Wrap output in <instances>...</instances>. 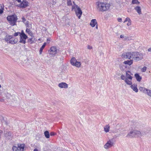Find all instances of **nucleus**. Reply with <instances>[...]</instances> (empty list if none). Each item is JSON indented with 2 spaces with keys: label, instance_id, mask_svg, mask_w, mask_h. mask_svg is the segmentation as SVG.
Wrapping results in <instances>:
<instances>
[{
  "label": "nucleus",
  "instance_id": "obj_31",
  "mask_svg": "<svg viewBox=\"0 0 151 151\" xmlns=\"http://www.w3.org/2000/svg\"><path fill=\"white\" fill-rule=\"evenodd\" d=\"M132 3L133 4L138 5L140 3L138 1V0H132Z\"/></svg>",
  "mask_w": 151,
  "mask_h": 151
},
{
  "label": "nucleus",
  "instance_id": "obj_48",
  "mask_svg": "<svg viewBox=\"0 0 151 151\" xmlns=\"http://www.w3.org/2000/svg\"><path fill=\"white\" fill-rule=\"evenodd\" d=\"M120 37L121 38H123L124 37V35H121L120 36Z\"/></svg>",
  "mask_w": 151,
  "mask_h": 151
},
{
  "label": "nucleus",
  "instance_id": "obj_46",
  "mask_svg": "<svg viewBox=\"0 0 151 151\" xmlns=\"http://www.w3.org/2000/svg\"><path fill=\"white\" fill-rule=\"evenodd\" d=\"M118 21L119 22H121L122 21V19L121 18H119L118 19Z\"/></svg>",
  "mask_w": 151,
  "mask_h": 151
},
{
  "label": "nucleus",
  "instance_id": "obj_40",
  "mask_svg": "<svg viewBox=\"0 0 151 151\" xmlns=\"http://www.w3.org/2000/svg\"><path fill=\"white\" fill-rule=\"evenodd\" d=\"M20 35V32H17L14 33V36H17L18 35Z\"/></svg>",
  "mask_w": 151,
  "mask_h": 151
},
{
  "label": "nucleus",
  "instance_id": "obj_14",
  "mask_svg": "<svg viewBox=\"0 0 151 151\" xmlns=\"http://www.w3.org/2000/svg\"><path fill=\"white\" fill-rule=\"evenodd\" d=\"M58 86L60 88H67L68 87V85L66 83L64 82L60 83Z\"/></svg>",
  "mask_w": 151,
  "mask_h": 151
},
{
  "label": "nucleus",
  "instance_id": "obj_45",
  "mask_svg": "<svg viewBox=\"0 0 151 151\" xmlns=\"http://www.w3.org/2000/svg\"><path fill=\"white\" fill-rule=\"evenodd\" d=\"M50 38H47V41L48 43H50Z\"/></svg>",
  "mask_w": 151,
  "mask_h": 151
},
{
  "label": "nucleus",
  "instance_id": "obj_37",
  "mask_svg": "<svg viewBox=\"0 0 151 151\" xmlns=\"http://www.w3.org/2000/svg\"><path fill=\"white\" fill-rule=\"evenodd\" d=\"M146 94L149 96H151V90L148 89V91H147V93Z\"/></svg>",
  "mask_w": 151,
  "mask_h": 151
},
{
  "label": "nucleus",
  "instance_id": "obj_25",
  "mask_svg": "<svg viewBox=\"0 0 151 151\" xmlns=\"http://www.w3.org/2000/svg\"><path fill=\"white\" fill-rule=\"evenodd\" d=\"M77 61L76 59L75 58H73L70 60V62L71 64L73 65H74L75 63Z\"/></svg>",
  "mask_w": 151,
  "mask_h": 151
},
{
  "label": "nucleus",
  "instance_id": "obj_30",
  "mask_svg": "<svg viewBox=\"0 0 151 151\" xmlns=\"http://www.w3.org/2000/svg\"><path fill=\"white\" fill-rule=\"evenodd\" d=\"M20 36H22L23 37H24V36H27L24 32V31L23 30L21 31V32H20Z\"/></svg>",
  "mask_w": 151,
  "mask_h": 151
},
{
  "label": "nucleus",
  "instance_id": "obj_34",
  "mask_svg": "<svg viewBox=\"0 0 151 151\" xmlns=\"http://www.w3.org/2000/svg\"><path fill=\"white\" fill-rule=\"evenodd\" d=\"M121 79L122 80H124L125 81V80L127 79L126 78V77L124 75H122L121 76Z\"/></svg>",
  "mask_w": 151,
  "mask_h": 151
},
{
  "label": "nucleus",
  "instance_id": "obj_2",
  "mask_svg": "<svg viewBox=\"0 0 151 151\" xmlns=\"http://www.w3.org/2000/svg\"><path fill=\"white\" fill-rule=\"evenodd\" d=\"M144 134L142 133L140 131L137 130H133L131 131L127 135L126 137L131 138L136 137H141L143 136Z\"/></svg>",
  "mask_w": 151,
  "mask_h": 151
},
{
  "label": "nucleus",
  "instance_id": "obj_16",
  "mask_svg": "<svg viewBox=\"0 0 151 151\" xmlns=\"http://www.w3.org/2000/svg\"><path fill=\"white\" fill-rule=\"evenodd\" d=\"M133 60H127L125 61L123 63L125 65H130L133 64Z\"/></svg>",
  "mask_w": 151,
  "mask_h": 151
},
{
  "label": "nucleus",
  "instance_id": "obj_24",
  "mask_svg": "<svg viewBox=\"0 0 151 151\" xmlns=\"http://www.w3.org/2000/svg\"><path fill=\"white\" fill-rule=\"evenodd\" d=\"M110 129V126L109 124L106 125L104 127V130L106 132H109Z\"/></svg>",
  "mask_w": 151,
  "mask_h": 151
},
{
  "label": "nucleus",
  "instance_id": "obj_8",
  "mask_svg": "<svg viewBox=\"0 0 151 151\" xmlns=\"http://www.w3.org/2000/svg\"><path fill=\"white\" fill-rule=\"evenodd\" d=\"M29 3L26 0H23L20 4L19 6L22 8L26 7L28 6Z\"/></svg>",
  "mask_w": 151,
  "mask_h": 151
},
{
  "label": "nucleus",
  "instance_id": "obj_50",
  "mask_svg": "<svg viewBox=\"0 0 151 151\" xmlns=\"http://www.w3.org/2000/svg\"><path fill=\"white\" fill-rule=\"evenodd\" d=\"M16 1L19 3H20L21 2V0H16Z\"/></svg>",
  "mask_w": 151,
  "mask_h": 151
},
{
  "label": "nucleus",
  "instance_id": "obj_9",
  "mask_svg": "<svg viewBox=\"0 0 151 151\" xmlns=\"http://www.w3.org/2000/svg\"><path fill=\"white\" fill-rule=\"evenodd\" d=\"M113 145V142L111 141H108L104 145V147L105 148L107 149L112 147Z\"/></svg>",
  "mask_w": 151,
  "mask_h": 151
},
{
  "label": "nucleus",
  "instance_id": "obj_47",
  "mask_svg": "<svg viewBox=\"0 0 151 151\" xmlns=\"http://www.w3.org/2000/svg\"><path fill=\"white\" fill-rule=\"evenodd\" d=\"M131 24V22H128L127 24V25L128 26H130Z\"/></svg>",
  "mask_w": 151,
  "mask_h": 151
},
{
  "label": "nucleus",
  "instance_id": "obj_21",
  "mask_svg": "<svg viewBox=\"0 0 151 151\" xmlns=\"http://www.w3.org/2000/svg\"><path fill=\"white\" fill-rule=\"evenodd\" d=\"M134 9L135 10H136L137 12L139 14H141V10L140 7L139 6H137V7H135Z\"/></svg>",
  "mask_w": 151,
  "mask_h": 151
},
{
  "label": "nucleus",
  "instance_id": "obj_53",
  "mask_svg": "<svg viewBox=\"0 0 151 151\" xmlns=\"http://www.w3.org/2000/svg\"><path fill=\"white\" fill-rule=\"evenodd\" d=\"M1 87V85L0 84V88Z\"/></svg>",
  "mask_w": 151,
  "mask_h": 151
},
{
  "label": "nucleus",
  "instance_id": "obj_6",
  "mask_svg": "<svg viewBox=\"0 0 151 151\" xmlns=\"http://www.w3.org/2000/svg\"><path fill=\"white\" fill-rule=\"evenodd\" d=\"M133 52H124L122 54L121 56L122 58L128 59H130L132 58L133 59Z\"/></svg>",
  "mask_w": 151,
  "mask_h": 151
},
{
  "label": "nucleus",
  "instance_id": "obj_10",
  "mask_svg": "<svg viewBox=\"0 0 151 151\" xmlns=\"http://www.w3.org/2000/svg\"><path fill=\"white\" fill-rule=\"evenodd\" d=\"M18 41L17 39L14 38L12 35V38L10 39L8 43L12 44H14L17 43Z\"/></svg>",
  "mask_w": 151,
  "mask_h": 151
},
{
  "label": "nucleus",
  "instance_id": "obj_51",
  "mask_svg": "<svg viewBox=\"0 0 151 151\" xmlns=\"http://www.w3.org/2000/svg\"><path fill=\"white\" fill-rule=\"evenodd\" d=\"M33 151H38L37 149L35 148L34 149Z\"/></svg>",
  "mask_w": 151,
  "mask_h": 151
},
{
  "label": "nucleus",
  "instance_id": "obj_1",
  "mask_svg": "<svg viewBox=\"0 0 151 151\" xmlns=\"http://www.w3.org/2000/svg\"><path fill=\"white\" fill-rule=\"evenodd\" d=\"M96 10L99 12H104L109 10L110 6L109 4L106 2L97 1L96 3Z\"/></svg>",
  "mask_w": 151,
  "mask_h": 151
},
{
  "label": "nucleus",
  "instance_id": "obj_20",
  "mask_svg": "<svg viewBox=\"0 0 151 151\" xmlns=\"http://www.w3.org/2000/svg\"><path fill=\"white\" fill-rule=\"evenodd\" d=\"M18 147L19 151H23L24 148V145L23 144L18 145Z\"/></svg>",
  "mask_w": 151,
  "mask_h": 151
},
{
  "label": "nucleus",
  "instance_id": "obj_11",
  "mask_svg": "<svg viewBox=\"0 0 151 151\" xmlns=\"http://www.w3.org/2000/svg\"><path fill=\"white\" fill-rule=\"evenodd\" d=\"M132 74L131 72L129 71H126V78H128V79L130 80H132V77L131 76V75H132Z\"/></svg>",
  "mask_w": 151,
  "mask_h": 151
},
{
  "label": "nucleus",
  "instance_id": "obj_18",
  "mask_svg": "<svg viewBox=\"0 0 151 151\" xmlns=\"http://www.w3.org/2000/svg\"><path fill=\"white\" fill-rule=\"evenodd\" d=\"M5 136L8 139H10L11 138V132H5Z\"/></svg>",
  "mask_w": 151,
  "mask_h": 151
},
{
  "label": "nucleus",
  "instance_id": "obj_22",
  "mask_svg": "<svg viewBox=\"0 0 151 151\" xmlns=\"http://www.w3.org/2000/svg\"><path fill=\"white\" fill-rule=\"evenodd\" d=\"M12 38V35H6L4 38L5 40L8 43L10 39Z\"/></svg>",
  "mask_w": 151,
  "mask_h": 151
},
{
  "label": "nucleus",
  "instance_id": "obj_43",
  "mask_svg": "<svg viewBox=\"0 0 151 151\" xmlns=\"http://www.w3.org/2000/svg\"><path fill=\"white\" fill-rule=\"evenodd\" d=\"M50 136H53L55 135V133L53 132H51L50 133Z\"/></svg>",
  "mask_w": 151,
  "mask_h": 151
},
{
  "label": "nucleus",
  "instance_id": "obj_13",
  "mask_svg": "<svg viewBox=\"0 0 151 151\" xmlns=\"http://www.w3.org/2000/svg\"><path fill=\"white\" fill-rule=\"evenodd\" d=\"M137 84L134 83L133 84H132L130 86V87L134 91L137 93V92L138 91V90L137 88Z\"/></svg>",
  "mask_w": 151,
  "mask_h": 151
},
{
  "label": "nucleus",
  "instance_id": "obj_26",
  "mask_svg": "<svg viewBox=\"0 0 151 151\" xmlns=\"http://www.w3.org/2000/svg\"><path fill=\"white\" fill-rule=\"evenodd\" d=\"M46 45V43L44 42V44H43V45L40 48V52H39L40 54H41L43 50L45 48Z\"/></svg>",
  "mask_w": 151,
  "mask_h": 151
},
{
  "label": "nucleus",
  "instance_id": "obj_39",
  "mask_svg": "<svg viewBox=\"0 0 151 151\" xmlns=\"http://www.w3.org/2000/svg\"><path fill=\"white\" fill-rule=\"evenodd\" d=\"M127 21H128V22H131V21L129 18L127 17L126 19L125 20L124 22V23Z\"/></svg>",
  "mask_w": 151,
  "mask_h": 151
},
{
  "label": "nucleus",
  "instance_id": "obj_12",
  "mask_svg": "<svg viewBox=\"0 0 151 151\" xmlns=\"http://www.w3.org/2000/svg\"><path fill=\"white\" fill-rule=\"evenodd\" d=\"M27 38V36H24V37H23L22 36H20V40L19 42L25 44L26 42V40Z\"/></svg>",
  "mask_w": 151,
  "mask_h": 151
},
{
  "label": "nucleus",
  "instance_id": "obj_17",
  "mask_svg": "<svg viewBox=\"0 0 151 151\" xmlns=\"http://www.w3.org/2000/svg\"><path fill=\"white\" fill-rule=\"evenodd\" d=\"M134 76L137 81L140 82L142 80V78L138 73H136L134 74Z\"/></svg>",
  "mask_w": 151,
  "mask_h": 151
},
{
  "label": "nucleus",
  "instance_id": "obj_4",
  "mask_svg": "<svg viewBox=\"0 0 151 151\" xmlns=\"http://www.w3.org/2000/svg\"><path fill=\"white\" fill-rule=\"evenodd\" d=\"M17 19V16L15 14L8 16L7 17V19L10 22V23L13 26L15 24Z\"/></svg>",
  "mask_w": 151,
  "mask_h": 151
},
{
  "label": "nucleus",
  "instance_id": "obj_5",
  "mask_svg": "<svg viewBox=\"0 0 151 151\" xmlns=\"http://www.w3.org/2000/svg\"><path fill=\"white\" fill-rule=\"evenodd\" d=\"M72 9H75L76 14L77 16L78 17V18L80 19L82 14V12L80 8L78 5H75L72 6Z\"/></svg>",
  "mask_w": 151,
  "mask_h": 151
},
{
  "label": "nucleus",
  "instance_id": "obj_15",
  "mask_svg": "<svg viewBox=\"0 0 151 151\" xmlns=\"http://www.w3.org/2000/svg\"><path fill=\"white\" fill-rule=\"evenodd\" d=\"M97 24V22L96 19H92L91 21L90 25L92 27H94Z\"/></svg>",
  "mask_w": 151,
  "mask_h": 151
},
{
  "label": "nucleus",
  "instance_id": "obj_42",
  "mask_svg": "<svg viewBox=\"0 0 151 151\" xmlns=\"http://www.w3.org/2000/svg\"><path fill=\"white\" fill-rule=\"evenodd\" d=\"M87 48L88 49L91 50L92 49V46H90L89 45H88L87 46Z\"/></svg>",
  "mask_w": 151,
  "mask_h": 151
},
{
  "label": "nucleus",
  "instance_id": "obj_28",
  "mask_svg": "<svg viewBox=\"0 0 151 151\" xmlns=\"http://www.w3.org/2000/svg\"><path fill=\"white\" fill-rule=\"evenodd\" d=\"M81 63L80 62L76 61L74 64L73 66H75L77 67H80L81 66Z\"/></svg>",
  "mask_w": 151,
  "mask_h": 151
},
{
  "label": "nucleus",
  "instance_id": "obj_38",
  "mask_svg": "<svg viewBox=\"0 0 151 151\" xmlns=\"http://www.w3.org/2000/svg\"><path fill=\"white\" fill-rule=\"evenodd\" d=\"M147 69V67L145 66L144 67L142 68L141 69V71L142 72H145Z\"/></svg>",
  "mask_w": 151,
  "mask_h": 151
},
{
  "label": "nucleus",
  "instance_id": "obj_27",
  "mask_svg": "<svg viewBox=\"0 0 151 151\" xmlns=\"http://www.w3.org/2000/svg\"><path fill=\"white\" fill-rule=\"evenodd\" d=\"M129 80L128 78H127V79L125 80V82L127 84L131 85L132 84V80Z\"/></svg>",
  "mask_w": 151,
  "mask_h": 151
},
{
  "label": "nucleus",
  "instance_id": "obj_33",
  "mask_svg": "<svg viewBox=\"0 0 151 151\" xmlns=\"http://www.w3.org/2000/svg\"><path fill=\"white\" fill-rule=\"evenodd\" d=\"M12 150L13 151H18V147H17L16 146H13L12 147Z\"/></svg>",
  "mask_w": 151,
  "mask_h": 151
},
{
  "label": "nucleus",
  "instance_id": "obj_7",
  "mask_svg": "<svg viewBox=\"0 0 151 151\" xmlns=\"http://www.w3.org/2000/svg\"><path fill=\"white\" fill-rule=\"evenodd\" d=\"M49 54L52 56H54L57 53V49L55 46L52 47L49 50Z\"/></svg>",
  "mask_w": 151,
  "mask_h": 151
},
{
  "label": "nucleus",
  "instance_id": "obj_44",
  "mask_svg": "<svg viewBox=\"0 0 151 151\" xmlns=\"http://www.w3.org/2000/svg\"><path fill=\"white\" fill-rule=\"evenodd\" d=\"M3 12V9H0V14H2Z\"/></svg>",
  "mask_w": 151,
  "mask_h": 151
},
{
  "label": "nucleus",
  "instance_id": "obj_35",
  "mask_svg": "<svg viewBox=\"0 0 151 151\" xmlns=\"http://www.w3.org/2000/svg\"><path fill=\"white\" fill-rule=\"evenodd\" d=\"M124 66L123 64H121L119 65V68L121 70H123L124 69L123 67Z\"/></svg>",
  "mask_w": 151,
  "mask_h": 151
},
{
  "label": "nucleus",
  "instance_id": "obj_23",
  "mask_svg": "<svg viewBox=\"0 0 151 151\" xmlns=\"http://www.w3.org/2000/svg\"><path fill=\"white\" fill-rule=\"evenodd\" d=\"M26 32L30 35L31 37H34V36L33 33L29 29L27 28L26 29Z\"/></svg>",
  "mask_w": 151,
  "mask_h": 151
},
{
  "label": "nucleus",
  "instance_id": "obj_3",
  "mask_svg": "<svg viewBox=\"0 0 151 151\" xmlns=\"http://www.w3.org/2000/svg\"><path fill=\"white\" fill-rule=\"evenodd\" d=\"M133 59L137 62L141 60L143 58V54L138 52H133Z\"/></svg>",
  "mask_w": 151,
  "mask_h": 151
},
{
  "label": "nucleus",
  "instance_id": "obj_52",
  "mask_svg": "<svg viewBox=\"0 0 151 151\" xmlns=\"http://www.w3.org/2000/svg\"><path fill=\"white\" fill-rule=\"evenodd\" d=\"M96 29H97L98 28V26L97 25H96Z\"/></svg>",
  "mask_w": 151,
  "mask_h": 151
},
{
  "label": "nucleus",
  "instance_id": "obj_19",
  "mask_svg": "<svg viewBox=\"0 0 151 151\" xmlns=\"http://www.w3.org/2000/svg\"><path fill=\"white\" fill-rule=\"evenodd\" d=\"M139 89L140 91L146 94L147 93L148 89L143 87H141L139 88Z\"/></svg>",
  "mask_w": 151,
  "mask_h": 151
},
{
  "label": "nucleus",
  "instance_id": "obj_49",
  "mask_svg": "<svg viewBox=\"0 0 151 151\" xmlns=\"http://www.w3.org/2000/svg\"><path fill=\"white\" fill-rule=\"evenodd\" d=\"M147 50L149 52H151V47L148 49Z\"/></svg>",
  "mask_w": 151,
  "mask_h": 151
},
{
  "label": "nucleus",
  "instance_id": "obj_29",
  "mask_svg": "<svg viewBox=\"0 0 151 151\" xmlns=\"http://www.w3.org/2000/svg\"><path fill=\"white\" fill-rule=\"evenodd\" d=\"M44 134L45 136V137L47 138H49L50 137V134L49 132L47 131H46L44 132Z\"/></svg>",
  "mask_w": 151,
  "mask_h": 151
},
{
  "label": "nucleus",
  "instance_id": "obj_36",
  "mask_svg": "<svg viewBox=\"0 0 151 151\" xmlns=\"http://www.w3.org/2000/svg\"><path fill=\"white\" fill-rule=\"evenodd\" d=\"M67 4L68 6H71L72 4L71 0H67Z\"/></svg>",
  "mask_w": 151,
  "mask_h": 151
},
{
  "label": "nucleus",
  "instance_id": "obj_32",
  "mask_svg": "<svg viewBox=\"0 0 151 151\" xmlns=\"http://www.w3.org/2000/svg\"><path fill=\"white\" fill-rule=\"evenodd\" d=\"M28 42H30V44H32L34 42V41L33 40V37H32L28 39Z\"/></svg>",
  "mask_w": 151,
  "mask_h": 151
},
{
  "label": "nucleus",
  "instance_id": "obj_41",
  "mask_svg": "<svg viewBox=\"0 0 151 151\" xmlns=\"http://www.w3.org/2000/svg\"><path fill=\"white\" fill-rule=\"evenodd\" d=\"M22 21L24 23L26 21V19H25V18L24 17H23L22 18Z\"/></svg>",
  "mask_w": 151,
  "mask_h": 151
}]
</instances>
